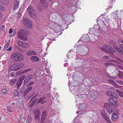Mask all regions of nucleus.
Instances as JSON below:
<instances>
[{
	"label": "nucleus",
	"instance_id": "nucleus-1",
	"mask_svg": "<svg viewBox=\"0 0 123 123\" xmlns=\"http://www.w3.org/2000/svg\"><path fill=\"white\" fill-rule=\"evenodd\" d=\"M11 57L12 59L15 61H20L23 60L24 59L23 55L18 52H16L12 54Z\"/></svg>",
	"mask_w": 123,
	"mask_h": 123
},
{
	"label": "nucleus",
	"instance_id": "nucleus-2",
	"mask_svg": "<svg viewBox=\"0 0 123 123\" xmlns=\"http://www.w3.org/2000/svg\"><path fill=\"white\" fill-rule=\"evenodd\" d=\"M17 36L19 39L23 41H25L27 39V37L26 35V32L23 30H20L18 32Z\"/></svg>",
	"mask_w": 123,
	"mask_h": 123
},
{
	"label": "nucleus",
	"instance_id": "nucleus-3",
	"mask_svg": "<svg viewBox=\"0 0 123 123\" xmlns=\"http://www.w3.org/2000/svg\"><path fill=\"white\" fill-rule=\"evenodd\" d=\"M22 20V23L25 27L29 29L32 28V23L30 20L24 18H23Z\"/></svg>",
	"mask_w": 123,
	"mask_h": 123
},
{
	"label": "nucleus",
	"instance_id": "nucleus-4",
	"mask_svg": "<svg viewBox=\"0 0 123 123\" xmlns=\"http://www.w3.org/2000/svg\"><path fill=\"white\" fill-rule=\"evenodd\" d=\"M78 89L77 88L75 87H73V89L71 91L72 93L74 95V96H76V97L75 96V98H77V99L76 100V103L78 104L79 103L78 101H79L80 98L79 97L81 96L80 95H79L78 92Z\"/></svg>",
	"mask_w": 123,
	"mask_h": 123
},
{
	"label": "nucleus",
	"instance_id": "nucleus-5",
	"mask_svg": "<svg viewBox=\"0 0 123 123\" xmlns=\"http://www.w3.org/2000/svg\"><path fill=\"white\" fill-rule=\"evenodd\" d=\"M29 14L32 18H35L36 17L37 12L35 11L33 8L31 6H29L27 9Z\"/></svg>",
	"mask_w": 123,
	"mask_h": 123
},
{
	"label": "nucleus",
	"instance_id": "nucleus-6",
	"mask_svg": "<svg viewBox=\"0 0 123 123\" xmlns=\"http://www.w3.org/2000/svg\"><path fill=\"white\" fill-rule=\"evenodd\" d=\"M106 106V110L109 114L113 112L115 109L114 106L110 104H105Z\"/></svg>",
	"mask_w": 123,
	"mask_h": 123
},
{
	"label": "nucleus",
	"instance_id": "nucleus-7",
	"mask_svg": "<svg viewBox=\"0 0 123 123\" xmlns=\"http://www.w3.org/2000/svg\"><path fill=\"white\" fill-rule=\"evenodd\" d=\"M103 48H101V49L103 51H107V52H114V50L110 46H108L107 45H104L103 47Z\"/></svg>",
	"mask_w": 123,
	"mask_h": 123
},
{
	"label": "nucleus",
	"instance_id": "nucleus-8",
	"mask_svg": "<svg viewBox=\"0 0 123 123\" xmlns=\"http://www.w3.org/2000/svg\"><path fill=\"white\" fill-rule=\"evenodd\" d=\"M84 105V104L83 103L80 104L78 108L79 111H76V113L77 114L80 115L83 113V112H84V111L85 108Z\"/></svg>",
	"mask_w": 123,
	"mask_h": 123
},
{
	"label": "nucleus",
	"instance_id": "nucleus-9",
	"mask_svg": "<svg viewBox=\"0 0 123 123\" xmlns=\"http://www.w3.org/2000/svg\"><path fill=\"white\" fill-rule=\"evenodd\" d=\"M33 113L35 115V119H37L39 120L40 119V112L39 109L37 108L34 110Z\"/></svg>",
	"mask_w": 123,
	"mask_h": 123
},
{
	"label": "nucleus",
	"instance_id": "nucleus-10",
	"mask_svg": "<svg viewBox=\"0 0 123 123\" xmlns=\"http://www.w3.org/2000/svg\"><path fill=\"white\" fill-rule=\"evenodd\" d=\"M17 43L19 46L24 48L28 47L29 46V44L26 42L20 41H18Z\"/></svg>",
	"mask_w": 123,
	"mask_h": 123
},
{
	"label": "nucleus",
	"instance_id": "nucleus-11",
	"mask_svg": "<svg viewBox=\"0 0 123 123\" xmlns=\"http://www.w3.org/2000/svg\"><path fill=\"white\" fill-rule=\"evenodd\" d=\"M46 111H44L43 112L41 118V123H46L45 121L46 119Z\"/></svg>",
	"mask_w": 123,
	"mask_h": 123
},
{
	"label": "nucleus",
	"instance_id": "nucleus-12",
	"mask_svg": "<svg viewBox=\"0 0 123 123\" xmlns=\"http://www.w3.org/2000/svg\"><path fill=\"white\" fill-rule=\"evenodd\" d=\"M119 117L118 111L117 110L114 112L112 115V120L113 121H115Z\"/></svg>",
	"mask_w": 123,
	"mask_h": 123
},
{
	"label": "nucleus",
	"instance_id": "nucleus-13",
	"mask_svg": "<svg viewBox=\"0 0 123 123\" xmlns=\"http://www.w3.org/2000/svg\"><path fill=\"white\" fill-rule=\"evenodd\" d=\"M61 25H59L58 24L53 23V24L50 23L49 24L48 26L50 28H56L57 29L59 27H60Z\"/></svg>",
	"mask_w": 123,
	"mask_h": 123
},
{
	"label": "nucleus",
	"instance_id": "nucleus-14",
	"mask_svg": "<svg viewBox=\"0 0 123 123\" xmlns=\"http://www.w3.org/2000/svg\"><path fill=\"white\" fill-rule=\"evenodd\" d=\"M41 4L39 3L38 6V10L41 11H42L45 10L47 6L46 4L44 5H40Z\"/></svg>",
	"mask_w": 123,
	"mask_h": 123
},
{
	"label": "nucleus",
	"instance_id": "nucleus-15",
	"mask_svg": "<svg viewBox=\"0 0 123 123\" xmlns=\"http://www.w3.org/2000/svg\"><path fill=\"white\" fill-rule=\"evenodd\" d=\"M81 39L85 42H87L90 40L89 37L87 35H83L82 37L81 38Z\"/></svg>",
	"mask_w": 123,
	"mask_h": 123
},
{
	"label": "nucleus",
	"instance_id": "nucleus-16",
	"mask_svg": "<svg viewBox=\"0 0 123 123\" xmlns=\"http://www.w3.org/2000/svg\"><path fill=\"white\" fill-rule=\"evenodd\" d=\"M32 77L33 76L32 75H28L26 77L25 79V80L24 81L23 85H25L31 79H32Z\"/></svg>",
	"mask_w": 123,
	"mask_h": 123
},
{
	"label": "nucleus",
	"instance_id": "nucleus-17",
	"mask_svg": "<svg viewBox=\"0 0 123 123\" xmlns=\"http://www.w3.org/2000/svg\"><path fill=\"white\" fill-rule=\"evenodd\" d=\"M118 11V10H117L112 13V18L116 20H119V18L118 17L117 14V12Z\"/></svg>",
	"mask_w": 123,
	"mask_h": 123
},
{
	"label": "nucleus",
	"instance_id": "nucleus-18",
	"mask_svg": "<svg viewBox=\"0 0 123 123\" xmlns=\"http://www.w3.org/2000/svg\"><path fill=\"white\" fill-rule=\"evenodd\" d=\"M117 101V100L116 98L114 97H111L109 99V102L112 104H114L116 103Z\"/></svg>",
	"mask_w": 123,
	"mask_h": 123
},
{
	"label": "nucleus",
	"instance_id": "nucleus-19",
	"mask_svg": "<svg viewBox=\"0 0 123 123\" xmlns=\"http://www.w3.org/2000/svg\"><path fill=\"white\" fill-rule=\"evenodd\" d=\"M45 98L44 96H43L39 99L38 101V103H40L41 104H44L45 103L46 101L44 100Z\"/></svg>",
	"mask_w": 123,
	"mask_h": 123
},
{
	"label": "nucleus",
	"instance_id": "nucleus-20",
	"mask_svg": "<svg viewBox=\"0 0 123 123\" xmlns=\"http://www.w3.org/2000/svg\"><path fill=\"white\" fill-rule=\"evenodd\" d=\"M108 81L110 84L115 86L116 88H118L119 87V86L115 81H114L113 80H109Z\"/></svg>",
	"mask_w": 123,
	"mask_h": 123
},
{
	"label": "nucleus",
	"instance_id": "nucleus-21",
	"mask_svg": "<svg viewBox=\"0 0 123 123\" xmlns=\"http://www.w3.org/2000/svg\"><path fill=\"white\" fill-rule=\"evenodd\" d=\"M26 54L28 55H36V53L34 51H27L26 53Z\"/></svg>",
	"mask_w": 123,
	"mask_h": 123
},
{
	"label": "nucleus",
	"instance_id": "nucleus-22",
	"mask_svg": "<svg viewBox=\"0 0 123 123\" xmlns=\"http://www.w3.org/2000/svg\"><path fill=\"white\" fill-rule=\"evenodd\" d=\"M114 48L118 52L121 54L123 55V51L120 48L116 46H114Z\"/></svg>",
	"mask_w": 123,
	"mask_h": 123
},
{
	"label": "nucleus",
	"instance_id": "nucleus-23",
	"mask_svg": "<svg viewBox=\"0 0 123 123\" xmlns=\"http://www.w3.org/2000/svg\"><path fill=\"white\" fill-rule=\"evenodd\" d=\"M27 88L26 89L24 92V96H25V95H26L27 93L30 92L32 89V87L30 86L28 87H27Z\"/></svg>",
	"mask_w": 123,
	"mask_h": 123
},
{
	"label": "nucleus",
	"instance_id": "nucleus-24",
	"mask_svg": "<svg viewBox=\"0 0 123 123\" xmlns=\"http://www.w3.org/2000/svg\"><path fill=\"white\" fill-rule=\"evenodd\" d=\"M10 69L11 70H12L15 71L17 70V64L12 65Z\"/></svg>",
	"mask_w": 123,
	"mask_h": 123
},
{
	"label": "nucleus",
	"instance_id": "nucleus-25",
	"mask_svg": "<svg viewBox=\"0 0 123 123\" xmlns=\"http://www.w3.org/2000/svg\"><path fill=\"white\" fill-rule=\"evenodd\" d=\"M19 5L18 1L17 0L16 1L14 4L13 7V9L15 10L18 7Z\"/></svg>",
	"mask_w": 123,
	"mask_h": 123
},
{
	"label": "nucleus",
	"instance_id": "nucleus-26",
	"mask_svg": "<svg viewBox=\"0 0 123 123\" xmlns=\"http://www.w3.org/2000/svg\"><path fill=\"white\" fill-rule=\"evenodd\" d=\"M1 3L4 5L7 4L9 2V0H0Z\"/></svg>",
	"mask_w": 123,
	"mask_h": 123
},
{
	"label": "nucleus",
	"instance_id": "nucleus-27",
	"mask_svg": "<svg viewBox=\"0 0 123 123\" xmlns=\"http://www.w3.org/2000/svg\"><path fill=\"white\" fill-rule=\"evenodd\" d=\"M101 116L103 117H105V116H106V115L105 113V111L104 110H101Z\"/></svg>",
	"mask_w": 123,
	"mask_h": 123
},
{
	"label": "nucleus",
	"instance_id": "nucleus-28",
	"mask_svg": "<svg viewBox=\"0 0 123 123\" xmlns=\"http://www.w3.org/2000/svg\"><path fill=\"white\" fill-rule=\"evenodd\" d=\"M59 97V96H58V94L57 93H55L52 96V97L53 98V99H54L55 100H56Z\"/></svg>",
	"mask_w": 123,
	"mask_h": 123
},
{
	"label": "nucleus",
	"instance_id": "nucleus-29",
	"mask_svg": "<svg viewBox=\"0 0 123 123\" xmlns=\"http://www.w3.org/2000/svg\"><path fill=\"white\" fill-rule=\"evenodd\" d=\"M7 43L5 44L4 48V50H6L7 48L9 46L10 43V41L9 40L7 42Z\"/></svg>",
	"mask_w": 123,
	"mask_h": 123
},
{
	"label": "nucleus",
	"instance_id": "nucleus-30",
	"mask_svg": "<svg viewBox=\"0 0 123 123\" xmlns=\"http://www.w3.org/2000/svg\"><path fill=\"white\" fill-rule=\"evenodd\" d=\"M104 118H105L108 123H111V120L109 116H106L105 117H104Z\"/></svg>",
	"mask_w": 123,
	"mask_h": 123
},
{
	"label": "nucleus",
	"instance_id": "nucleus-31",
	"mask_svg": "<svg viewBox=\"0 0 123 123\" xmlns=\"http://www.w3.org/2000/svg\"><path fill=\"white\" fill-rule=\"evenodd\" d=\"M31 60L33 61H37L39 60V59L36 56H32L31 57Z\"/></svg>",
	"mask_w": 123,
	"mask_h": 123
},
{
	"label": "nucleus",
	"instance_id": "nucleus-32",
	"mask_svg": "<svg viewBox=\"0 0 123 123\" xmlns=\"http://www.w3.org/2000/svg\"><path fill=\"white\" fill-rule=\"evenodd\" d=\"M32 70L30 68L28 69H27L25 70L24 71L22 72V74H26L28 73V72H30Z\"/></svg>",
	"mask_w": 123,
	"mask_h": 123
},
{
	"label": "nucleus",
	"instance_id": "nucleus-33",
	"mask_svg": "<svg viewBox=\"0 0 123 123\" xmlns=\"http://www.w3.org/2000/svg\"><path fill=\"white\" fill-rule=\"evenodd\" d=\"M16 79H14L11 80L10 81V85H12L14 84L17 81Z\"/></svg>",
	"mask_w": 123,
	"mask_h": 123
},
{
	"label": "nucleus",
	"instance_id": "nucleus-34",
	"mask_svg": "<svg viewBox=\"0 0 123 123\" xmlns=\"http://www.w3.org/2000/svg\"><path fill=\"white\" fill-rule=\"evenodd\" d=\"M17 70L21 68L24 66V65L22 64H17Z\"/></svg>",
	"mask_w": 123,
	"mask_h": 123
},
{
	"label": "nucleus",
	"instance_id": "nucleus-35",
	"mask_svg": "<svg viewBox=\"0 0 123 123\" xmlns=\"http://www.w3.org/2000/svg\"><path fill=\"white\" fill-rule=\"evenodd\" d=\"M78 117L77 116L74 119V123H79L80 120H79V119L78 118Z\"/></svg>",
	"mask_w": 123,
	"mask_h": 123
},
{
	"label": "nucleus",
	"instance_id": "nucleus-36",
	"mask_svg": "<svg viewBox=\"0 0 123 123\" xmlns=\"http://www.w3.org/2000/svg\"><path fill=\"white\" fill-rule=\"evenodd\" d=\"M14 95L16 96H18L19 94V92L16 90H15L14 92Z\"/></svg>",
	"mask_w": 123,
	"mask_h": 123
},
{
	"label": "nucleus",
	"instance_id": "nucleus-37",
	"mask_svg": "<svg viewBox=\"0 0 123 123\" xmlns=\"http://www.w3.org/2000/svg\"><path fill=\"white\" fill-rule=\"evenodd\" d=\"M23 81L19 80L18 82H17V84L18 87V88H19V87L22 84Z\"/></svg>",
	"mask_w": 123,
	"mask_h": 123
},
{
	"label": "nucleus",
	"instance_id": "nucleus-38",
	"mask_svg": "<svg viewBox=\"0 0 123 123\" xmlns=\"http://www.w3.org/2000/svg\"><path fill=\"white\" fill-rule=\"evenodd\" d=\"M5 10L4 7L2 6L0 4V11L1 12H3L5 11Z\"/></svg>",
	"mask_w": 123,
	"mask_h": 123
},
{
	"label": "nucleus",
	"instance_id": "nucleus-39",
	"mask_svg": "<svg viewBox=\"0 0 123 123\" xmlns=\"http://www.w3.org/2000/svg\"><path fill=\"white\" fill-rule=\"evenodd\" d=\"M25 75H22L20 77L19 80L23 81V80L25 79Z\"/></svg>",
	"mask_w": 123,
	"mask_h": 123
},
{
	"label": "nucleus",
	"instance_id": "nucleus-40",
	"mask_svg": "<svg viewBox=\"0 0 123 123\" xmlns=\"http://www.w3.org/2000/svg\"><path fill=\"white\" fill-rule=\"evenodd\" d=\"M105 65L106 66H112L113 65V63L110 62L106 63L105 64Z\"/></svg>",
	"mask_w": 123,
	"mask_h": 123
},
{
	"label": "nucleus",
	"instance_id": "nucleus-41",
	"mask_svg": "<svg viewBox=\"0 0 123 123\" xmlns=\"http://www.w3.org/2000/svg\"><path fill=\"white\" fill-rule=\"evenodd\" d=\"M118 93L120 96L123 97V92L122 91H119Z\"/></svg>",
	"mask_w": 123,
	"mask_h": 123
},
{
	"label": "nucleus",
	"instance_id": "nucleus-42",
	"mask_svg": "<svg viewBox=\"0 0 123 123\" xmlns=\"http://www.w3.org/2000/svg\"><path fill=\"white\" fill-rule=\"evenodd\" d=\"M34 83V82H31L29 83L27 85V87H28L31 86H32L33 84Z\"/></svg>",
	"mask_w": 123,
	"mask_h": 123
},
{
	"label": "nucleus",
	"instance_id": "nucleus-43",
	"mask_svg": "<svg viewBox=\"0 0 123 123\" xmlns=\"http://www.w3.org/2000/svg\"><path fill=\"white\" fill-rule=\"evenodd\" d=\"M40 3H39L41 4L40 5H44L45 4H46L45 0H40Z\"/></svg>",
	"mask_w": 123,
	"mask_h": 123
},
{
	"label": "nucleus",
	"instance_id": "nucleus-44",
	"mask_svg": "<svg viewBox=\"0 0 123 123\" xmlns=\"http://www.w3.org/2000/svg\"><path fill=\"white\" fill-rule=\"evenodd\" d=\"M106 94L107 95L109 96H112V93L110 91H108L106 92Z\"/></svg>",
	"mask_w": 123,
	"mask_h": 123
},
{
	"label": "nucleus",
	"instance_id": "nucleus-45",
	"mask_svg": "<svg viewBox=\"0 0 123 123\" xmlns=\"http://www.w3.org/2000/svg\"><path fill=\"white\" fill-rule=\"evenodd\" d=\"M111 57L114 59H116L117 60H118V61H120L121 62L122 61V60L118 58H116L115 57V56L112 55V56H111Z\"/></svg>",
	"mask_w": 123,
	"mask_h": 123
},
{
	"label": "nucleus",
	"instance_id": "nucleus-46",
	"mask_svg": "<svg viewBox=\"0 0 123 123\" xmlns=\"http://www.w3.org/2000/svg\"><path fill=\"white\" fill-rule=\"evenodd\" d=\"M37 101V100L36 99H34V100L33 101L32 104V105H30V107H32L33 106L34 104Z\"/></svg>",
	"mask_w": 123,
	"mask_h": 123
},
{
	"label": "nucleus",
	"instance_id": "nucleus-47",
	"mask_svg": "<svg viewBox=\"0 0 123 123\" xmlns=\"http://www.w3.org/2000/svg\"><path fill=\"white\" fill-rule=\"evenodd\" d=\"M117 82L118 84L120 85H123V81L119 80H117Z\"/></svg>",
	"mask_w": 123,
	"mask_h": 123
},
{
	"label": "nucleus",
	"instance_id": "nucleus-48",
	"mask_svg": "<svg viewBox=\"0 0 123 123\" xmlns=\"http://www.w3.org/2000/svg\"><path fill=\"white\" fill-rule=\"evenodd\" d=\"M103 58L105 59H109V56L108 55H104Z\"/></svg>",
	"mask_w": 123,
	"mask_h": 123
},
{
	"label": "nucleus",
	"instance_id": "nucleus-49",
	"mask_svg": "<svg viewBox=\"0 0 123 123\" xmlns=\"http://www.w3.org/2000/svg\"><path fill=\"white\" fill-rule=\"evenodd\" d=\"M118 42L121 45H123V41L121 40H118Z\"/></svg>",
	"mask_w": 123,
	"mask_h": 123
},
{
	"label": "nucleus",
	"instance_id": "nucleus-50",
	"mask_svg": "<svg viewBox=\"0 0 123 123\" xmlns=\"http://www.w3.org/2000/svg\"><path fill=\"white\" fill-rule=\"evenodd\" d=\"M1 91L4 94H5L7 92L6 89H5L2 90H1Z\"/></svg>",
	"mask_w": 123,
	"mask_h": 123
},
{
	"label": "nucleus",
	"instance_id": "nucleus-51",
	"mask_svg": "<svg viewBox=\"0 0 123 123\" xmlns=\"http://www.w3.org/2000/svg\"><path fill=\"white\" fill-rule=\"evenodd\" d=\"M7 111L9 112H12V110L9 107H8L7 108Z\"/></svg>",
	"mask_w": 123,
	"mask_h": 123
},
{
	"label": "nucleus",
	"instance_id": "nucleus-52",
	"mask_svg": "<svg viewBox=\"0 0 123 123\" xmlns=\"http://www.w3.org/2000/svg\"><path fill=\"white\" fill-rule=\"evenodd\" d=\"M31 121V119L30 117H28L27 118V121L29 123H30Z\"/></svg>",
	"mask_w": 123,
	"mask_h": 123
},
{
	"label": "nucleus",
	"instance_id": "nucleus-53",
	"mask_svg": "<svg viewBox=\"0 0 123 123\" xmlns=\"http://www.w3.org/2000/svg\"><path fill=\"white\" fill-rule=\"evenodd\" d=\"M12 49V48L11 47H10L8 49H7L6 50L7 51H11Z\"/></svg>",
	"mask_w": 123,
	"mask_h": 123
},
{
	"label": "nucleus",
	"instance_id": "nucleus-54",
	"mask_svg": "<svg viewBox=\"0 0 123 123\" xmlns=\"http://www.w3.org/2000/svg\"><path fill=\"white\" fill-rule=\"evenodd\" d=\"M5 28V26L4 25H2L0 27V30H3Z\"/></svg>",
	"mask_w": 123,
	"mask_h": 123
},
{
	"label": "nucleus",
	"instance_id": "nucleus-55",
	"mask_svg": "<svg viewBox=\"0 0 123 123\" xmlns=\"http://www.w3.org/2000/svg\"><path fill=\"white\" fill-rule=\"evenodd\" d=\"M15 73L13 72L11 73H10V75L12 77H13L14 76Z\"/></svg>",
	"mask_w": 123,
	"mask_h": 123
},
{
	"label": "nucleus",
	"instance_id": "nucleus-56",
	"mask_svg": "<svg viewBox=\"0 0 123 123\" xmlns=\"http://www.w3.org/2000/svg\"><path fill=\"white\" fill-rule=\"evenodd\" d=\"M42 62L43 63H44L45 64V65H46L47 63V61H43V60L42 61Z\"/></svg>",
	"mask_w": 123,
	"mask_h": 123
},
{
	"label": "nucleus",
	"instance_id": "nucleus-57",
	"mask_svg": "<svg viewBox=\"0 0 123 123\" xmlns=\"http://www.w3.org/2000/svg\"><path fill=\"white\" fill-rule=\"evenodd\" d=\"M13 31L12 29L11 28L10 29L9 31V32L10 34H11L12 32Z\"/></svg>",
	"mask_w": 123,
	"mask_h": 123
},
{
	"label": "nucleus",
	"instance_id": "nucleus-58",
	"mask_svg": "<svg viewBox=\"0 0 123 123\" xmlns=\"http://www.w3.org/2000/svg\"><path fill=\"white\" fill-rule=\"evenodd\" d=\"M3 16L2 14L0 12V19L2 18Z\"/></svg>",
	"mask_w": 123,
	"mask_h": 123
},
{
	"label": "nucleus",
	"instance_id": "nucleus-59",
	"mask_svg": "<svg viewBox=\"0 0 123 123\" xmlns=\"http://www.w3.org/2000/svg\"><path fill=\"white\" fill-rule=\"evenodd\" d=\"M64 66L65 67H67L68 66V64L67 63H66L64 64Z\"/></svg>",
	"mask_w": 123,
	"mask_h": 123
},
{
	"label": "nucleus",
	"instance_id": "nucleus-60",
	"mask_svg": "<svg viewBox=\"0 0 123 123\" xmlns=\"http://www.w3.org/2000/svg\"><path fill=\"white\" fill-rule=\"evenodd\" d=\"M113 62L116 63H118L119 62H118L114 60H113Z\"/></svg>",
	"mask_w": 123,
	"mask_h": 123
},
{
	"label": "nucleus",
	"instance_id": "nucleus-61",
	"mask_svg": "<svg viewBox=\"0 0 123 123\" xmlns=\"http://www.w3.org/2000/svg\"><path fill=\"white\" fill-rule=\"evenodd\" d=\"M119 47L123 50V46L121 45H120L119 46Z\"/></svg>",
	"mask_w": 123,
	"mask_h": 123
},
{
	"label": "nucleus",
	"instance_id": "nucleus-62",
	"mask_svg": "<svg viewBox=\"0 0 123 123\" xmlns=\"http://www.w3.org/2000/svg\"><path fill=\"white\" fill-rule=\"evenodd\" d=\"M50 40L53 41H55L56 40L55 38L53 39L52 38H51V39H50Z\"/></svg>",
	"mask_w": 123,
	"mask_h": 123
},
{
	"label": "nucleus",
	"instance_id": "nucleus-63",
	"mask_svg": "<svg viewBox=\"0 0 123 123\" xmlns=\"http://www.w3.org/2000/svg\"><path fill=\"white\" fill-rule=\"evenodd\" d=\"M54 113H55V112H56L57 113L58 112V110H57L56 111V110H55V111H54Z\"/></svg>",
	"mask_w": 123,
	"mask_h": 123
},
{
	"label": "nucleus",
	"instance_id": "nucleus-64",
	"mask_svg": "<svg viewBox=\"0 0 123 123\" xmlns=\"http://www.w3.org/2000/svg\"><path fill=\"white\" fill-rule=\"evenodd\" d=\"M49 70L47 69V73H49Z\"/></svg>",
	"mask_w": 123,
	"mask_h": 123
}]
</instances>
